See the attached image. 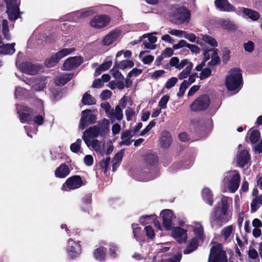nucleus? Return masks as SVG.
<instances>
[{
	"instance_id": "f257e3e1",
	"label": "nucleus",
	"mask_w": 262,
	"mask_h": 262,
	"mask_svg": "<svg viewBox=\"0 0 262 262\" xmlns=\"http://www.w3.org/2000/svg\"><path fill=\"white\" fill-rule=\"evenodd\" d=\"M241 181L240 175L236 170L228 171L223 180L222 191L234 193L238 188Z\"/></svg>"
},
{
	"instance_id": "f03ea898",
	"label": "nucleus",
	"mask_w": 262,
	"mask_h": 262,
	"mask_svg": "<svg viewBox=\"0 0 262 262\" xmlns=\"http://www.w3.org/2000/svg\"><path fill=\"white\" fill-rule=\"evenodd\" d=\"M242 84L243 79L241 70L237 69L230 70L225 80L227 89L236 93L241 90Z\"/></svg>"
},
{
	"instance_id": "7ed1b4c3",
	"label": "nucleus",
	"mask_w": 262,
	"mask_h": 262,
	"mask_svg": "<svg viewBox=\"0 0 262 262\" xmlns=\"http://www.w3.org/2000/svg\"><path fill=\"white\" fill-rule=\"evenodd\" d=\"M229 220V212L223 211L220 207L215 208L210 215V223L212 227H219Z\"/></svg>"
},
{
	"instance_id": "20e7f679",
	"label": "nucleus",
	"mask_w": 262,
	"mask_h": 262,
	"mask_svg": "<svg viewBox=\"0 0 262 262\" xmlns=\"http://www.w3.org/2000/svg\"><path fill=\"white\" fill-rule=\"evenodd\" d=\"M208 262H227V257L221 244L212 247Z\"/></svg>"
},
{
	"instance_id": "39448f33",
	"label": "nucleus",
	"mask_w": 262,
	"mask_h": 262,
	"mask_svg": "<svg viewBox=\"0 0 262 262\" xmlns=\"http://www.w3.org/2000/svg\"><path fill=\"white\" fill-rule=\"evenodd\" d=\"M210 104L208 95H203L197 98L190 105L192 111L198 112L207 110Z\"/></svg>"
},
{
	"instance_id": "423d86ee",
	"label": "nucleus",
	"mask_w": 262,
	"mask_h": 262,
	"mask_svg": "<svg viewBox=\"0 0 262 262\" xmlns=\"http://www.w3.org/2000/svg\"><path fill=\"white\" fill-rule=\"evenodd\" d=\"M20 79L26 84L32 85V90L36 92L43 91L46 89L48 83L47 78L45 77H40L35 79H28L23 77L20 78Z\"/></svg>"
},
{
	"instance_id": "0eeeda50",
	"label": "nucleus",
	"mask_w": 262,
	"mask_h": 262,
	"mask_svg": "<svg viewBox=\"0 0 262 262\" xmlns=\"http://www.w3.org/2000/svg\"><path fill=\"white\" fill-rule=\"evenodd\" d=\"M83 185V181L79 176H74L68 178L61 186V189L63 191L74 190Z\"/></svg>"
},
{
	"instance_id": "6e6552de",
	"label": "nucleus",
	"mask_w": 262,
	"mask_h": 262,
	"mask_svg": "<svg viewBox=\"0 0 262 262\" xmlns=\"http://www.w3.org/2000/svg\"><path fill=\"white\" fill-rule=\"evenodd\" d=\"M7 7V14L10 20H15L19 15L18 0H5Z\"/></svg>"
},
{
	"instance_id": "1a4fd4ad",
	"label": "nucleus",
	"mask_w": 262,
	"mask_h": 262,
	"mask_svg": "<svg viewBox=\"0 0 262 262\" xmlns=\"http://www.w3.org/2000/svg\"><path fill=\"white\" fill-rule=\"evenodd\" d=\"M250 160V156L248 151L242 145H239L238 151H237L236 158L237 166L243 167L249 164Z\"/></svg>"
},
{
	"instance_id": "9d476101",
	"label": "nucleus",
	"mask_w": 262,
	"mask_h": 262,
	"mask_svg": "<svg viewBox=\"0 0 262 262\" xmlns=\"http://www.w3.org/2000/svg\"><path fill=\"white\" fill-rule=\"evenodd\" d=\"M173 17L178 24L188 23L190 18V12L186 8L180 7L176 10Z\"/></svg>"
},
{
	"instance_id": "9b49d317",
	"label": "nucleus",
	"mask_w": 262,
	"mask_h": 262,
	"mask_svg": "<svg viewBox=\"0 0 262 262\" xmlns=\"http://www.w3.org/2000/svg\"><path fill=\"white\" fill-rule=\"evenodd\" d=\"M101 132V127L97 126H93L85 130L82 136V139L88 147H90L91 139L97 137Z\"/></svg>"
},
{
	"instance_id": "f8f14e48",
	"label": "nucleus",
	"mask_w": 262,
	"mask_h": 262,
	"mask_svg": "<svg viewBox=\"0 0 262 262\" xmlns=\"http://www.w3.org/2000/svg\"><path fill=\"white\" fill-rule=\"evenodd\" d=\"M91 110H85L82 112L79 128L84 129L90 124L95 123L96 120V116L91 114Z\"/></svg>"
},
{
	"instance_id": "ddd939ff",
	"label": "nucleus",
	"mask_w": 262,
	"mask_h": 262,
	"mask_svg": "<svg viewBox=\"0 0 262 262\" xmlns=\"http://www.w3.org/2000/svg\"><path fill=\"white\" fill-rule=\"evenodd\" d=\"M67 252L68 256L71 258L78 256L81 253L80 245L78 242L70 238L68 242Z\"/></svg>"
},
{
	"instance_id": "4468645a",
	"label": "nucleus",
	"mask_w": 262,
	"mask_h": 262,
	"mask_svg": "<svg viewBox=\"0 0 262 262\" xmlns=\"http://www.w3.org/2000/svg\"><path fill=\"white\" fill-rule=\"evenodd\" d=\"M16 66L22 72L29 75H35L40 70V68L29 62H24L20 64L16 62Z\"/></svg>"
},
{
	"instance_id": "2eb2a0df",
	"label": "nucleus",
	"mask_w": 262,
	"mask_h": 262,
	"mask_svg": "<svg viewBox=\"0 0 262 262\" xmlns=\"http://www.w3.org/2000/svg\"><path fill=\"white\" fill-rule=\"evenodd\" d=\"M110 22V18L106 15H96L90 21V25L93 28L100 29L106 27Z\"/></svg>"
},
{
	"instance_id": "dca6fc26",
	"label": "nucleus",
	"mask_w": 262,
	"mask_h": 262,
	"mask_svg": "<svg viewBox=\"0 0 262 262\" xmlns=\"http://www.w3.org/2000/svg\"><path fill=\"white\" fill-rule=\"evenodd\" d=\"M97 12L95 7H90L75 11L71 14L72 20L76 21L77 19L84 18Z\"/></svg>"
},
{
	"instance_id": "f3484780",
	"label": "nucleus",
	"mask_w": 262,
	"mask_h": 262,
	"mask_svg": "<svg viewBox=\"0 0 262 262\" xmlns=\"http://www.w3.org/2000/svg\"><path fill=\"white\" fill-rule=\"evenodd\" d=\"M122 35V31L119 28L111 31L103 38L102 43L104 46H110L117 40Z\"/></svg>"
},
{
	"instance_id": "a211bd4d",
	"label": "nucleus",
	"mask_w": 262,
	"mask_h": 262,
	"mask_svg": "<svg viewBox=\"0 0 262 262\" xmlns=\"http://www.w3.org/2000/svg\"><path fill=\"white\" fill-rule=\"evenodd\" d=\"M83 61V58L81 56H75L70 57L64 61L63 68V70L70 71L80 66Z\"/></svg>"
},
{
	"instance_id": "6ab92c4d",
	"label": "nucleus",
	"mask_w": 262,
	"mask_h": 262,
	"mask_svg": "<svg viewBox=\"0 0 262 262\" xmlns=\"http://www.w3.org/2000/svg\"><path fill=\"white\" fill-rule=\"evenodd\" d=\"M187 231L180 227H174L172 229L171 236L178 243H185L187 238Z\"/></svg>"
},
{
	"instance_id": "aec40b11",
	"label": "nucleus",
	"mask_w": 262,
	"mask_h": 262,
	"mask_svg": "<svg viewBox=\"0 0 262 262\" xmlns=\"http://www.w3.org/2000/svg\"><path fill=\"white\" fill-rule=\"evenodd\" d=\"M16 110L19 115L21 122H29L31 121L29 107L24 105H17Z\"/></svg>"
},
{
	"instance_id": "412c9836",
	"label": "nucleus",
	"mask_w": 262,
	"mask_h": 262,
	"mask_svg": "<svg viewBox=\"0 0 262 262\" xmlns=\"http://www.w3.org/2000/svg\"><path fill=\"white\" fill-rule=\"evenodd\" d=\"M161 214L163 219V226L166 230H170L171 229V222L173 217V214L170 210H163Z\"/></svg>"
},
{
	"instance_id": "4be33fe9",
	"label": "nucleus",
	"mask_w": 262,
	"mask_h": 262,
	"mask_svg": "<svg viewBox=\"0 0 262 262\" xmlns=\"http://www.w3.org/2000/svg\"><path fill=\"white\" fill-rule=\"evenodd\" d=\"M172 141V138L169 132L164 130L161 133L159 143L162 147L164 148L169 147Z\"/></svg>"
},
{
	"instance_id": "5701e85b",
	"label": "nucleus",
	"mask_w": 262,
	"mask_h": 262,
	"mask_svg": "<svg viewBox=\"0 0 262 262\" xmlns=\"http://www.w3.org/2000/svg\"><path fill=\"white\" fill-rule=\"evenodd\" d=\"M215 5L221 11L228 12L235 11L234 7L229 3L228 0H215Z\"/></svg>"
},
{
	"instance_id": "b1692460",
	"label": "nucleus",
	"mask_w": 262,
	"mask_h": 262,
	"mask_svg": "<svg viewBox=\"0 0 262 262\" xmlns=\"http://www.w3.org/2000/svg\"><path fill=\"white\" fill-rule=\"evenodd\" d=\"M70 173L69 167L65 164H61L57 168L55 171V175L57 178H64Z\"/></svg>"
},
{
	"instance_id": "393cba45",
	"label": "nucleus",
	"mask_w": 262,
	"mask_h": 262,
	"mask_svg": "<svg viewBox=\"0 0 262 262\" xmlns=\"http://www.w3.org/2000/svg\"><path fill=\"white\" fill-rule=\"evenodd\" d=\"M112 122L116 120L120 121L123 118L122 111L119 105H117L115 109H112V112L108 115V117Z\"/></svg>"
},
{
	"instance_id": "a878e982",
	"label": "nucleus",
	"mask_w": 262,
	"mask_h": 262,
	"mask_svg": "<svg viewBox=\"0 0 262 262\" xmlns=\"http://www.w3.org/2000/svg\"><path fill=\"white\" fill-rule=\"evenodd\" d=\"M240 11L253 21L257 20L260 17L258 12L251 9L242 7L240 8Z\"/></svg>"
},
{
	"instance_id": "bb28decb",
	"label": "nucleus",
	"mask_w": 262,
	"mask_h": 262,
	"mask_svg": "<svg viewBox=\"0 0 262 262\" xmlns=\"http://www.w3.org/2000/svg\"><path fill=\"white\" fill-rule=\"evenodd\" d=\"M188 59H185L180 62L178 57H173L171 58L169 63L172 67H174L177 69L181 70L184 68L186 64H188Z\"/></svg>"
},
{
	"instance_id": "cd10ccee",
	"label": "nucleus",
	"mask_w": 262,
	"mask_h": 262,
	"mask_svg": "<svg viewBox=\"0 0 262 262\" xmlns=\"http://www.w3.org/2000/svg\"><path fill=\"white\" fill-rule=\"evenodd\" d=\"M93 255L95 259L103 261L106 257V249L103 247H99L95 250Z\"/></svg>"
},
{
	"instance_id": "c85d7f7f",
	"label": "nucleus",
	"mask_w": 262,
	"mask_h": 262,
	"mask_svg": "<svg viewBox=\"0 0 262 262\" xmlns=\"http://www.w3.org/2000/svg\"><path fill=\"white\" fill-rule=\"evenodd\" d=\"M112 65V61L111 58L107 57L104 62L101 64L95 71V75L98 76L102 71L107 70Z\"/></svg>"
},
{
	"instance_id": "c756f323",
	"label": "nucleus",
	"mask_w": 262,
	"mask_h": 262,
	"mask_svg": "<svg viewBox=\"0 0 262 262\" xmlns=\"http://www.w3.org/2000/svg\"><path fill=\"white\" fill-rule=\"evenodd\" d=\"M73 76V74L68 73L61 75L56 78L55 83L57 85H63L72 78Z\"/></svg>"
},
{
	"instance_id": "7c9ffc66",
	"label": "nucleus",
	"mask_w": 262,
	"mask_h": 262,
	"mask_svg": "<svg viewBox=\"0 0 262 262\" xmlns=\"http://www.w3.org/2000/svg\"><path fill=\"white\" fill-rule=\"evenodd\" d=\"M186 67L178 75V78L180 80H183L190 76V72L193 68L192 62L188 61V64H186Z\"/></svg>"
},
{
	"instance_id": "2f4dec72",
	"label": "nucleus",
	"mask_w": 262,
	"mask_h": 262,
	"mask_svg": "<svg viewBox=\"0 0 262 262\" xmlns=\"http://www.w3.org/2000/svg\"><path fill=\"white\" fill-rule=\"evenodd\" d=\"M15 43L11 44H2L0 46V54H12L15 52L14 49Z\"/></svg>"
},
{
	"instance_id": "473e14b6",
	"label": "nucleus",
	"mask_w": 262,
	"mask_h": 262,
	"mask_svg": "<svg viewBox=\"0 0 262 262\" xmlns=\"http://www.w3.org/2000/svg\"><path fill=\"white\" fill-rule=\"evenodd\" d=\"M102 143L97 139L92 140L90 143V146L97 153L102 156H104V151L103 147L102 146Z\"/></svg>"
},
{
	"instance_id": "72a5a7b5",
	"label": "nucleus",
	"mask_w": 262,
	"mask_h": 262,
	"mask_svg": "<svg viewBox=\"0 0 262 262\" xmlns=\"http://www.w3.org/2000/svg\"><path fill=\"white\" fill-rule=\"evenodd\" d=\"M202 193L203 200L211 206L213 204V195L211 190L208 188H204Z\"/></svg>"
},
{
	"instance_id": "f704fd0d",
	"label": "nucleus",
	"mask_w": 262,
	"mask_h": 262,
	"mask_svg": "<svg viewBox=\"0 0 262 262\" xmlns=\"http://www.w3.org/2000/svg\"><path fill=\"white\" fill-rule=\"evenodd\" d=\"M196 76H197L196 73L190 75L187 80H183L180 86V88H182V90L185 91L188 86L195 81Z\"/></svg>"
},
{
	"instance_id": "c9c22d12",
	"label": "nucleus",
	"mask_w": 262,
	"mask_h": 262,
	"mask_svg": "<svg viewBox=\"0 0 262 262\" xmlns=\"http://www.w3.org/2000/svg\"><path fill=\"white\" fill-rule=\"evenodd\" d=\"M149 51H141L139 54V58L144 64H149L154 61V57L152 55H146Z\"/></svg>"
},
{
	"instance_id": "e433bc0d",
	"label": "nucleus",
	"mask_w": 262,
	"mask_h": 262,
	"mask_svg": "<svg viewBox=\"0 0 262 262\" xmlns=\"http://www.w3.org/2000/svg\"><path fill=\"white\" fill-rule=\"evenodd\" d=\"M75 50L74 48H65L56 53L55 55H56L57 58L60 61L61 59L71 54L75 51Z\"/></svg>"
},
{
	"instance_id": "4c0bfd02",
	"label": "nucleus",
	"mask_w": 262,
	"mask_h": 262,
	"mask_svg": "<svg viewBox=\"0 0 262 262\" xmlns=\"http://www.w3.org/2000/svg\"><path fill=\"white\" fill-rule=\"evenodd\" d=\"M153 219V221H152V223L154 224V225L158 228L159 229H160L161 228V226H160V222L157 220L155 218V215H145V216H142V217H141L140 220V222L141 224H150V222H145V220L146 219Z\"/></svg>"
},
{
	"instance_id": "58836bf2",
	"label": "nucleus",
	"mask_w": 262,
	"mask_h": 262,
	"mask_svg": "<svg viewBox=\"0 0 262 262\" xmlns=\"http://www.w3.org/2000/svg\"><path fill=\"white\" fill-rule=\"evenodd\" d=\"M198 246V242L196 238H193L190 242L189 244L187 247L186 249L184 250L185 254L190 253L195 250Z\"/></svg>"
},
{
	"instance_id": "ea45409f",
	"label": "nucleus",
	"mask_w": 262,
	"mask_h": 262,
	"mask_svg": "<svg viewBox=\"0 0 262 262\" xmlns=\"http://www.w3.org/2000/svg\"><path fill=\"white\" fill-rule=\"evenodd\" d=\"M132 133L129 131H126L124 132L121 136V142H120L121 145H129L131 144V142L129 141L132 138Z\"/></svg>"
},
{
	"instance_id": "a19ab883",
	"label": "nucleus",
	"mask_w": 262,
	"mask_h": 262,
	"mask_svg": "<svg viewBox=\"0 0 262 262\" xmlns=\"http://www.w3.org/2000/svg\"><path fill=\"white\" fill-rule=\"evenodd\" d=\"M119 69L125 70L127 68H131L134 66V63L132 60H123L117 63Z\"/></svg>"
},
{
	"instance_id": "79ce46f5",
	"label": "nucleus",
	"mask_w": 262,
	"mask_h": 262,
	"mask_svg": "<svg viewBox=\"0 0 262 262\" xmlns=\"http://www.w3.org/2000/svg\"><path fill=\"white\" fill-rule=\"evenodd\" d=\"M200 37L203 41L208 43L211 46L216 47L217 46V42L215 39L209 35L201 34Z\"/></svg>"
},
{
	"instance_id": "37998d69",
	"label": "nucleus",
	"mask_w": 262,
	"mask_h": 262,
	"mask_svg": "<svg viewBox=\"0 0 262 262\" xmlns=\"http://www.w3.org/2000/svg\"><path fill=\"white\" fill-rule=\"evenodd\" d=\"M211 56V60L210 63L212 65L218 64L220 61V59L219 57L218 51L217 49L209 50Z\"/></svg>"
},
{
	"instance_id": "c03bdc74",
	"label": "nucleus",
	"mask_w": 262,
	"mask_h": 262,
	"mask_svg": "<svg viewBox=\"0 0 262 262\" xmlns=\"http://www.w3.org/2000/svg\"><path fill=\"white\" fill-rule=\"evenodd\" d=\"M59 62V60L57 58L55 54H54L50 58H47L45 63L48 68H51L56 66Z\"/></svg>"
},
{
	"instance_id": "a18cd8bd",
	"label": "nucleus",
	"mask_w": 262,
	"mask_h": 262,
	"mask_svg": "<svg viewBox=\"0 0 262 262\" xmlns=\"http://www.w3.org/2000/svg\"><path fill=\"white\" fill-rule=\"evenodd\" d=\"M102 146L104 151V156L105 154L107 155H110L114 150V146L111 141L107 142L106 144L102 143Z\"/></svg>"
},
{
	"instance_id": "49530a36",
	"label": "nucleus",
	"mask_w": 262,
	"mask_h": 262,
	"mask_svg": "<svg viewBox=\"0 0 262 262\" xmlns=\"http://www.w3.org/2000/svg\"><path fill=\"white\" fill-rule=\"evenodd\" d=\"M231 200V199H229L228 197L223 196L221 198V207H220V209L223 211L228 212L230 205L229 201Z\"/></svg>"
},
{
	"instance_id": "de8ad7c7",
	"label": "nucleus",
	"mask_w": 262,
	"mask_h": 262,
	"mask_svg": "<svg viewBox=\"0 0 262 262\" xmlns=\"http://www.w3.org/2000/svg\"><path fill=\"white\" fill-rule=\"evenodd\" d=\"M258 205H262V195L255 197L251 204V210L255 211L258 208Z\"/></svg>"
},
{
	"instance_id": "09e8293b",
	"label": "nucleus",
	"mask_w": 262,
	"mask_h": 262,
	"mask_svg": "<svg viewBox=\"0 0 262 262\" xmlns=\"http://www.w3.org/2000/svg\"><path fill=\"white\" fill-rule=\"evenodd\" d=\"M82 101L85 105H92L96 103L95 99L87 93L84 94Z\"/></svg>"
},
{
	"instance_id": "8fccbe9b",
	"label": "nucleus",
	"mask_w": 262,
	"mask_h": 262,
	"mask_svg": "<svg viewBox=\"0 0 262 262\" xmlns=\"http://www.w3.org/2000/svg\"><path fill=\"white\" fill-rule=\"evenodd\" d=\"M28 91L22 88L17 86L15 88V96L16 98L25 97L27 96Z\"/></svg>"
},
{
	"instance_id": "3c124183",
	"label": "nucleus",
	"mask_w": 262,
	"mask_h": 262,
	"mask_svg": "<svg viewBox=\"0 0 262 262\" xmlns=\"http://www.w3.org/2000/svg\"><path fill=\"white\" fill-rule=\"evenodd\" d=\"M220 24L221 26L224 29L231 30L234 29V25L229 20H221Z\"/></svg>"
},
{
	"instance_id": "603ef678",
	"label": "nucleus",
	"mask_w": 262,
	"mask_h": 262,
	"mask_svg": "<svg viewBox=\"0 0 262 262\" xmlns=\"http://www.w3.org/2000/svg\"><path fill=\"white\" fill-rule=\"evenodd\" d=\"M250 139L251 142H256L260 138V133L259 131L257 130H250Z\"/></svg>"
},
{
	"instance_id": "864d4df0",
	"label": "nucleus",
	"mask_w": 262,
	"mask_h": 262,
	"mask_svg": "<svg viewBox=\"0 0 262 262\" xmlns=\"http://www.w3.org/2000/svg\"><path fill=\"white\" fill-rule=\"evenodd\" d=\"M233 231V227L232 226H228L223 228L221 234L224 239L226 240Z\"/></svg>"
},
{
	"instance_id": "5fc2aeb1",
	"label": "nucleus",
	"mask_w": 262,
	"mask_h": 262,
	"mask_svg": "<svg viewBox=\"0 0 262 262\" xmlns=\"http://www.w3.org/2000/svg\"><path fill=\"white\" fill-rule=\"evenodd\" d=\"M185 39H187L189 41L192 42H196L198 44L202 45V42L199 39H197L196 36L193 33H188L185 31V34L184 37Z\"/></svg>"
},
{
	"instance_id": "6e6d98bb",
	"label": "nucleus",
	"mask_w": 262,
	"mask_h": 262,
	"mask_svg": "<svg viewBox=\"0 0 262 262\" xmlns=\"http://www.w3.org/2000/svg\"><path fill=\"white\" fill-rule=\"evenodd\" d=\"M82 140L80 139H77L75 142L71 145L70 148L72 151L74 152H78L81 147Z\"/></svg>"
},
{
	"instance_id": "4d7b16f0",
	"label": "nucleus",
	"mask_w": 262,
	"mask_h": 262,
	"mask_svg": "<svg viewBox=\"0 0 262 262\" xmlns=\"http://www.w3.org/2000/svg\"><path fill=\"white\" fill-rule=\"evenodd\" d=\"M178 78L172 77L169 79L165 84V88L167 89H170L173 87L178 82Z\"/></svg>"
},
{
	"instance_id": "13d9d810",
	"label": "nucleus",
	"mask_w": 262,
	"mask_h": 262,
	"mask_svg": "<svg viewBox=\"0 0 262 262\" xmlns=\"http://www.w3.org/2000/svg\"><path fill=\"white\" fill-rule=\"evenodd\" d=\"M8 21L6 19L3 20V33L7 40H10V35L8 33Z\"/></svg>"
},
{
	"instance_id": "bf43d9fd",
	"label": "nucleus",
	"mask_w": 262,
	"mask_h": 262,
	"mask_svg": "<svg viewBox=\"0 0 262 262\" xmlns=\"http://www.w3.org/2000/svg\"><path fill=\"white\" fill-rule=\"evenodd\" d=\"M168 33L178 37L182 38L184 37L185 31L180 30L172 29L168 31Z\"/></svg>"
},
{
	"instance_id": "052dcab7",
	"label": "nucleus",
	"mask_w": 262,
	"mask_h": 262,
	"mask_svg": "<svg viewBox=\"0 0 262 262\" xmlns=\"http://www.w3.org/2000/svg\"><path fill=\"white\" fill-rule=\"evenodd\" d=\"M118 69L119 68L117 66V64H115L114 68L111 70V72L115 78L123 79L124 77L118 70Z\"/></svg>"
},
{
	"instance_id": "680f3d73",
	"label": "nucleus",
	"mask_w": 262,
	"mask_h": 262,
	"mask_svg": "<svg viewBox=\"0 0 262 262\" xmlns=\"http://www.w3.org/2000/svg\"><path fill=\"white\" fill-rule=\"evenodd\" d=\"M169 100V96L168 95H165L163 96L160 101L159 102V106L161 108H165L166 107V104Z\"/></svg>"
},
{
	"instance_id": "e2e57ef3",
	"label": "nucleus",
	"mask_w": 262,
	"mask_h": 262,
	"mask_svg": "<svg viewBox=\"0 0 262 262\" xmlns=\"http://www.w3.org/2000/svg\"><path fill=\"white\" fill-rule=\"evenodd\" d=\"M118 250L117 247L114 244H111L109 245V254L113 257L115 258L117 256V251Z\"/></svg>"
},
{
	"instance_id": "0e129e2a",
	"label": "nucleus",
	"mask_w": 262,
	"mask_h": 262,
	"mask_svg": "<svg viewBox=\"0 0 262 262\" xmlns=\"http://www.w3.org/2000/svg\"><path fill=\"white\" fill-rule=\"evenodd\" d=\"M110 160L111 159L110 158L108 157L105 159L101 160L99 163V165L101 166V167L104 169V173H105L107 171V169L109 165Z\"/></svg>"
},
{
	"instance_id": "69168bd1",
	"label": "nucleus",
	"mask_w": 262,
	"mask_h": 262,
	"mask_svg": "<svg viewBox=\"0 0 262 262\" xmlns=\"http://www.w3.org/2000/svg\"><path fill=\"white\" fill-rule=\"evenodd\" d=\"M146 236L148 238L152 239L155 237V232L153 228L150 226H146L144 228Z\"/></svg>"
},
{
	"instance_id": "338daca9",
	"label": "nucleus",
	"mask_w": 262,
	"mask_h": 262,
	"mask_svg": "<svg viewBox=\"0 0 262 262\" xmlns=\"http://www.w3.org/2000/svg\"><path fill=\"white\" fill-rule=\"evenodd\" d=\"M188 45V43L186 40H181L178 43L174 45L172 48L174 50H178L183 47L187 48Z\"/></svg>"
},
{
	"instance_id": "774afa93",
	"label": "nucleus",
	"mask_w": 262,
	"mask_h": 262,
	"mask_svg": "<svg viewBox=\"0 0 262 262\" xmlns=\"http://www.w3.org/2000/svg\"><path fill=\"white\" fill-rule=\"evenodd\" d=\"M244 48L246 51L252 52L254 49V44L251 41H249L244 44Z\"/></svg>"
}]
</instances>
